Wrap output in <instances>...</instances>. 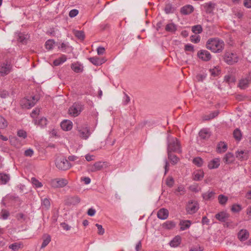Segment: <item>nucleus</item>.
Wrapping results in <instances>:
<instances>
[{
	"instance_id": "obj_60",
	"label": "nucleus",
	"mask_w": 251,
	"mask_h": 251,
	"mask_svg": "<svg viewBox=\"0 0 251 251\" xmlns=\"http://www.w3.org/2000/svg\"><path fill=\"white\" fill-rule=\"evenodd\" d=\"M124 94H125V99L123 101V104H124V105H127L129 102L130 99L129 97L125 93Z\"/></svg>"
},
{
	"instance_id": "obj_1",
	"label": "nucleus",
	"mask_w": 251,
	"mask_h": 251,
	"mask_svg": "<svg viewBox=\"0 0 251 251\" xmlns=\"http://www.w3.org/2000/svg\"><path fill=\"white\" fill-rule=\"evenodd\" d=\"M224 47V42L218 38H209L206 43V48L214 53L221 52Z\"/></svg>"
},
{
	"instance_id": "obj_38",
	"label": "nucleus",
	"mask_w": 251,
	"mask_h": 251,
	"mask_svg": "<svg viewBox=\"0 0 251 251\" xmlns=\"http://www.w3.org/2000/svg\"><path fill=\"white\" fill-rule=\"evenodd\" d=\"M28 39V35H25L22 33L18 34V41L24 44H26Z\"/></svg>"
},
{
	"instance_id": "obj_49",
	"label": "nucleus",
	"mask_w": 251,
	"mask_h": 251,
	"mask_svg": "<svg viewBox=\"0 0 251 251\" xmlns=\"http://www.w3.org/2000/svg\"><path fill=\"white\" fill-rule=\"evenodd\" d=\"M185 51L194 52L195 51L194 46L191 44H186L184 46Z\"/></svg>"
},
{
	"instance_id": "obj_45",
	"label": "nucleus",
	"mask_w": 251,
	"mask_h": 251,
	"mask_svg": "<svg viewBox=\"0 0 251 251\" xmlns=\"http://www.w3.org/2000/svg\"><path fill=\"white\" fill-rule=\"evenodd\" d=\"M242 210V206L238 204H234L232 205L231 210L234 213H238Z\"/></svg>"
},
{
	"instance_id": "obj_48",
	"label": "nucleus",
	"mask_w": 251,
	"mask_h": 251,
	"mask_svg": "<svg viewBox=\"0 0 251 251\" xmlns=\"http://www.w3.org/2000/svg\"><path fill=\"white\" fill-rule=\"evenodd\" d=\"M193 162L198 167H201L203 164V160L201 157H197L193 159Z\"/></svg>"
},
{
	"instance_id": "obj_64",
	"label": "nucleus",
	"mask_w": 251,
	"mask_h": 251,
	"mask_svg": "<svg viewBox=\"0 0 251 251\" xmlns=\"http://www.w3.org/2000/svg\"><path fill=\"white\" fill-rule=\"evenodd\" d=\"M141 248H142L141 241H139L136 245L135 250L136 251H143V250H141Z\"/></svg>"
},
{
	"instance_id": "obj_25",
	"label": "nucleus",
	"mask_w": 251,
	"mask_h": 251,
	"mask_svg": "<svg viewBox=\"0 0 251 251\" xmlns=\"http://www.w3.org/2000/svg\"><path fill=\"white\" fill-rule=\"evenodd\" d=\"M165 30L167 32L175 33L177 30V26L173 23H170L166 25Z\"/></svg>"
},
{
	"instance_id": "obj_6",
	"label": "nucleus",
	"mask_w": 251,
	"mask_h": 251,
	"mask_svg": "<svg viewBox=\"0 0 251 251\" xmlns=\"http://www.w3.org/2000/svg\"><path fill=\"white\" fill-rule=\"evenodd\" d=\"M83 109V105L79 102H75L69 109V113L71 115L76 117L80 114Z\"/></svg>"
},
{
	"instance_id": "obj_33",
	"label": "nucleus",
	"mask_w": 251,
	"mask_h": 251,
	"mask_svg": "<svg viewBox=\"0 0 251 251\" xmlns=\"http://www.w3.org/2000/svg\"><path fill=\"white\" fill-rule=\"evenodd\" d=\"M233 135L236 140L239 141L241 140L242 134L239 128H236L233 131Z\"/></svg>"
},
{
	"instance_id": "obj_51",
	"label": "nucleus",
	"mask_w": 251,
	"mask_h": 251,
	"mask_svg": "<svg viewBox=\"0 0 251 251\" xmlns=\"http://www.w3.org/2000/svg\"><path fill=\"white\" fill-rule=\"evenodd\" d=\"M219 114V112L218 111H214V112L211 113L210 114L207 116V118L205 120H210L212 119L217 117Z\"/></svg>"
},
{
	"instance_id": "obj_53",
	"label": "nucleus",
	"mask_w": 251,
	"mask_h": 251,
	"mask_svg": "<svg viewBox=\"0 0 251 251\" xmlns=\"http://www.w3.org/2000/svg\"><path fill=\"white\" fill-rule=\"evenodd\" d=\"M17 135L19 137H22L24 139H25L27 137L26 132L25 130L22 129L18 131Z\"/></svg>"
},
{
	"instance_id": "obj_4",
	"label": "nucleus",
	"mask_w": 251,
	"mask_h": 251,
	"mask_svg": "<svg viewBox=\"0 0 251 251\" xmlns=\"http://www.w3.org/2000/svg\"><path fill=\"white\" fill-rule=\"evenodd\" d=\"M224 61L228 65H233L238 61V56L236 53L226 51L223 55Z\"/></svg>"
},
{
	"instance_id": "obj_34",
	"label": "nucleus",
	"mask_w": 251,
	"mask_h": 251,
	"mask_svg": "<svg viewBox=\"0 0 251 251\" xmlns=\"http://www.w3.org/2000/svg\"><path fill=\"white\" fill-rule=\"evenodd\" d=\"M204 8L207 13H211L215 8V4L212 2L205 3Z\"/></svg>"
},
{
	"instance_id": "obj_2",
	"label": "nucleus",
	"mask_w": 251,
	"mask_h": 251,
	"mask_svg": "<svg viewBox=\"0 0 251 251\" xmlns=\"http://www.w3.org/2000/svg\"><path fill=\"white\" fill-rule=\"evenodd\" d=\"M182 151L180 143L175 137L168 136L167 138V152L181 153Z\"/></svg>"
},
{
	"instance_id": "obj_50",
	"label": "nucleus",
	"mask_w": 251,
	"mask_h": 251,
	"mask_svg": "<svg viewBox=\"0 0 251 251\" xmlns=\"http://www.w3.org/2000/svg\"><path fill=\"white\" fill-rule=\"evenodd\" d=\"M31 182L32 184L36 186L37 188L41 187L43 185L41 182H39L36 178H31Z\"/></svg>"
},
{
	"instance_id": "obj_52",
	"label": "nucleus",
	"mask_w": 251,
	"mask_h": 251,
	"mask_svg": "<svg viewBox=\"0 0 251 251\" xmlns=\"http://www.w3.org/2000/svg\"><path fill=\"white\" fill-rule=\"evenodd\" d=\"M174 183V180L172 177H169L166 179V185L169 187H172Z\"/></svg>"
},
{
	"instance_id": "obj_63",
	"label": "nucleus",
	"mask_w": 251,
	"mask_h": 251,
	"mask_svg": "<svg viewBox=\"0 0 251 251\" xmlns=\"http://www.w3.org/2000/svg\"><path fill=\"white\" fill-rule=\"evenodd\" d=\"M96 213L95 209L91 208L88 210L87 214L90 216H93Z\"/></svg>"
},
{
	"instance_id": "obj_22",
	"label": "nucleus",
	"mask_w": 251,
	"mask_h": 251,
	"mask_svg": "<svg viewBox=\"0 0 251 251\" xmlns=\"http://www.w3.org/2000/svg\"><path fill=\"white\" fill-rule=\"evenodd\" d=\"M223 160L226 164H230L234 161V155L231 152H227L225 155Z\"/></svg>"
},
{
	"instance_id": "obj_57",
	"label": "nucleus",
	"mask_w": 251,
	"mask_h": 251,
	"mask_svg": "<svg viewBox=\"0 0 251 251\" xmlns=\"http://www.w3.org/2000/svg\"><path fill=\"white\" fill-rule=\"evenodd\" d=\"M78 14V10L77 9H72L71 10L69 14V16L71 18H74Z\"/></svg>"
},
{
	"instance_id": "obj_18",
	"label": "nucleus",
	"mask_w": 251,
	"mask_h": 251,
	"mask_svg": "<svg viewBox=\"0 0 251 251\" xmlns=\"http://www.w3.org/2000/svg\"><path fill=\"white\" fill-rule=\"evenodd\" d=\"M194 11V7L191 5H186L180 9V13L183 15H188L191 14Z\"/></svg>"
},
{
	"instance_id": "obj_40",
	"label": "nucleus",
	"mask_w": 251,
	"mask_h": 251,
	"mask_svg": "<svg viewBox=\"0 0 251 251\" xmlns=\"http://www.w3.org/2000/svg\"><path fill=\"white\" fill-rule=\"evenodd\" d=\"M54 44L55 42L54 40L49 39L45 43V47L47 50H51L53 49Z\"/></svg>"
},
{
	"instance_id": "obj_47",
	"label": "nucleus",
	"mask_w": 251,
	"mask_h": 251,
	"mask_svg": "<svg viewBox=\"0 0 251 251\" xmlns=\"http://www.w3.org/2000/svg\"><path fill=\"white\" fill-rule=\"evenodd\" d=\"M72 69L75 73H80L82 71V69L80 66L77 64H72L71 65Z\"/></svg>"
},
{
	"instance_id": "obj_11",
	"label": "nucleus",
	"mask_w": 251,
	"mask_h": 251,
	"mask_svg": "<svg viewBox=\"0 0 251 251\" xmlns=\"http://www.w3.org/2000/svg\"><path fill=\"white\" fill-rule=\"evenodd\" d=\"M250 83H251V73H249L245 78L240 80L238 86L241 89H245L249 87Z\"/></svg>"
},
{
	"instance_id": "obj_62",
	"label": "nucleus",
	"mask_w": 251,
	"mask_h": 251,
	"mask_svg": "<svg viewBox=\"0 0 251 251\" xmlns=\"http://www.w3.org/2000/svg\"><path fill=\"white\" fill-rule=\"evenodd\" d=\"M244 5L248 8H251V0H244Z\"/></svg>"
},
{
	"instance_id": "obj_35",
	"label": "nucleus",
	"mask_w": 251,
	"mask_h": 251,
	"mask_svg": "<svg viewBox=\"0 0 251 251\" xmlns=\"http://www.w3.org/2000/svg\"><path fill=\"white\" fill-rule=\"evenodd\" d=\"M175 226V223L172 221H167L163 224V227L167 229H172L174 228Z\"/></svg>"
},
{
	"instance_id": "obj_12",
	"label": "nucleus",
	"mask_w": 251,
	"mask_h": 251,
	"mask_svg": "<svg viewBox=\"0 0 251 251\" xmlns=\"http://www.w3.org/2000/svg\"><path fill=\"white\" fill-rule=\"evenodd\" d=\"M198 57L203 61H208L211 59L210 53L204 50H199L197 53Z\"/></svg>"
},
{
	"instance_id": "obj_3",
	"label": "nucleus",
	"mask_w": 251,
	"mask_h": 251,
	"mask_svg": "<svg viewBox=\"0 0 251 251\" xmlns=\"http://www.w3.org/2000/svg\"><path fill=\"white\" fill-rule=\"evenodd\" d=\"M55 166L61 171H66L71 168L72 165L64 156H58L55 159Z\"/></svg>"
},
{
	"instance_id": "obj_43",
	"label": "nucleus",
	"mask_w": 251,
	"mask_h": 251,
	"mask_svg": "<svg viewBox=\"0 0 251 251\" xmlns=\"http://www.w3.org/2000/svg\"><path fill=\"white\" fill-rule=\"evenodd\" d=\"M175 10L174 7L171 4H167L166 5L164 11L166 14L172 13Z\"/></svg>"
},
{
	"instance_id": "obj_37",
	"label": "nucleus",
	"mask_w": 251,
	"mask_h": 251,
	"mask_svg": "<svg viewBox=\"0 0 251 251\" xmlns=\"http://www.w3.org/2000/svg\"><path fill=\"white\" fill-rule=\"evenodd\" d=\"M218 200L219 203L221 205H226L228 201V197L224 195L221 194L219 195L218 197Z\"/></svg>"
},
{
	"instance_id": "obj_55",
	"label": "nucleus",
	"mask_w": 251,
	"mask_h": 251,
	"mask_svg": "<svg viewBox=\"0 0 251 251\" xmlns=\"http://www.w3.org/2000/svg\"><path fill=\"white\" fill-rule=\"evenodd\" d=\"M191 42L194 43H198L200 41L201 37L199 35H192L190 37Z\"/></svg>"
},
{
	"instance_id": "obj_29",
	"label": "nucleus",
	"mask_w": 251,
	"mask_h": 251,
	"mask_svg": "<svg viewBox=\"0 0 251 251\" xmlns=\"http://www.w3.org/2000/svg\"><path fill=\"white\" fill-rule=\"evenodd\" d=\"M191 222L189 220L181 221L180 222V230H184L189 228L191 226Z\"/></svg>"
},
{
	"instance_id": "obj_26",
	"label": "nucleus",
	"mask_w": 251,
	"mask_h": 251,
	"mask_svg": "<svg viewBox=\"0 0 251 251\" xmlns=\"http://www.w3.org/2000/svg\"><path fill=\"white\" fill-rule=\"evenodd\" d=\"M227 149V146L224 142H220L217 148V151L219 153L225 152Z\"/></svg>"
},
{
	"instance_id": "obj_32",
	"label": "nucleus",
	"mask_w": 251,
	"mask_h": 251,
	"mask_svg": "<svg viewBox=\"0 0 251 251\" xmlns=\"http://www.w3.org/2000/svg\"><path fill=\"white\" fill-rule=\"evenodd\" d=\"M167 153L168 158L171 163L173 164H176L179 160V158L176 155L173 154L172 152H167Z\"/></svg>"
},
{
	"instance_id": "obj_31",
	"label": "nucleus",
	"mask_w": 251,
	"mask_h": 251,
	"mask_svg": "<svg viewBox=\"0 0 251 251\" xmlns=\"http://www.w3.org/2000/svg\"><path fill=\"white\" fill-rule=\"evenodd\" d=\"M10 179V176L9 175L0 173V182L3 184L7 183Z\"/></svg>"
},
{
	"instance_id": "obj_19",
	"label": "nucleus",
	"mask_w": 251,
	"mask_h": 251,
	"mask_svg": "<svg viewBox=\"0 0 251 251\" xmlns=\"http://www.w3.org/2000/svg\"><path fill=\"white\" fill-rule=\"evenodd\" d=\"M169 215L168 210L165 208H161L158 210L157 216V217L161 220L166 219Z\"/></svg>"
},
{
	"instance_id": "obj_8",
	"label": "nucleus",
	"mask_w": 251,
	"mask_h": 251,
	"mask_svg": "<svg viewBox=\"0 0 251 251\" xmlns=\"http://www.w3.org/2000/svg\"><path fill=\"white\" fill-rule=\"evenodd\" d=\"M79 136L84 139H87L90 135V132L89 126L86 125L79 126L77 127Z\"/></svg>"
},
{
	"instance_id": "obj_59",
	"label": "nucleus",
	"mask_w": 251,
	"mask_h": 251,
	"mask_svg": "<svg viewBox=\"0 0 251 251\" xmlns=\"http://www.w3.org/2000/svg\"><path fill=\"white\" fill-rule=\"evenodd\" d=\"M97 50L98 55H102L104 53L105 49L102 47H99Z\"/></svg>"
},
{
	"instance_id": "obj_21",
	"label": "nucleus",
	"mask_w": 251,
	"mask_h": 251,
	"mask_svg": "<svg viewBox=\"0 0 251 251\" xmlns=\"http://www.w3.org/2000/svg\"><path fill=\"white\" fill-rule=\"evenodd\" d=\"M181 242V238L180 236H176L170 242V246L176 247L178 246Z\"/></svg>"
},
{
	"instance_id": "obj_23",
	"label": "nucleus",
	"mask_w": 251,
	"mask_h": 251,
	"mask_svg": "<svg viewBox=\"0 0 251 251\" xmlns=\"http://www.w3.org/2000/svg\"><path fill=\"white\" fill-rule=\"evenodd\" d=\"M199 137L200 139L203 140H207L210 136V133L207 131L206 129L201 130L199 132Z\"/></svg>"
},
{
	"instance_id": "obj_36",
	"label": "nucleus",
	"mask_w": 251,
	"mask_h": 251,
	"mask_svg": "<svg viewBox=\"0 0 251 251\" xmlns=\"http://www.w3.org/2000/svg\"><path fill=\"white\" fill-rule=\"evenodd\" d=\"M215 193L213 191H208L202 194V198L206 201L210 200L214 197Z\"/></svg>"
},
{
	"instance_id": "obj_42",
	"label": "nucleus",
	"mask_w": 251,
	"mask_h": 251,
	"mask_svg": "<svg viewBox=\"0 0 251 251\" xmlns=\"http://www.w3.org/2000/svg\"><path fill=\"white\" fill-rule=\"evenodd\" d=\"M89 60L94 65L100 66L101 65V63L99 60V58L97 56L90 57L89 58Z\"/></svg>"
},
{
	"instance_id": "obj_15",
	"label": "nucleus",
	"mask_w": 251,
	"mask_h": 251,
	"mask_svg": "<svg viewBox=\"0 0 251 251\" xmlns=\"http://www.w3.org/2000/svg\"><path fill=\"white\" fill-rule=\"evenodd\" d=\"M61 128L65 131L70 130L73 127L72 122L68 120H64L60 124Z\"/></svg>"
},
{
	"instance_id": "obj_5",
	"label": "nucleus",
	"mask_w": 251,
	"mask_h": 251,
	"mask_svg": "<svg viewBox=\"0 0 251 251\" xmlns=\"http://www.w3.org/2000/svg\"><path fill=\"white\" fill-rule=\"evenodd\" d=\"M12 70V66L11 62L6 60L4 62L0 64V75L4 76L9 74Z\"/></svg>"
},
{
	"instance_id": "obj_54",
	"label": "nucleus",
	"mask_w": 251,
	"mask_h": 251,
	"mask_svg": "<svg viewBox=\"0 0 251 251\" xmlns=\"http://www.w3.org/2000/svg\"><path fill=\"white\" fill-rule=\"evenodd\" d=\"M95 226L97 227L98 229V233L100 235H103L104 233L105 230L102 227V226L98 224H96Z\"/></svg>"
},
{
	"instance_id": "obj_58",
	"label": "nucleus",
	"mask_w": 251,
	"mask_h": 251,
	"mask_svg": "<svg viewBox=\"0 0 251 251\" xmlns=\"http://www.w3.org/2000/svg\"><path fill=\"white\" fill-rule=\"evenodd\" d=\"M34 151L32 149H29L25 151L24 154L25 156L31 157L33 155Z\"/></svg>"
},
{
	"instance_id": "obj_30",
	"label": "nucleus",
	"mask_w": 251,
	"mask_h": 251,
	"mask_svg": "<svg viewBox=\"0 0 251 251\" xmlns=\"http://www.w3.org/2000/svg\"><path fill=\"white\" fill-rule=\"evenodd\" d=\"M48 124V120L45 117H42L38 120L36 121L35 124L39 126L41 128H44Z\"/></svg>"
},
{
	"instance_id": "obj_24",
	"label": "nucleus",
	"mask_w": 251,
	"mask_h": 251,
	"mask_svg": "<svg viewBox=\"0 0 251 251\" xmlns=\"http://www.w3.org/2000/svg\"><path fill=\"white\" fill-rule=\"evenodd\" d=\"M204 176V173L201 170H198L194 173L193 179L195 181L201 180Z\"/></svg>"
},
{
	"instance_id": "obj_10",
	"label": "nucleus",
	"mask_w": 251,
	"mask_h": 251,
	"mask_svg": "<svg viewBox=\"0 0 251 251\" xmlns=\"http://www.w3.org/2000/svg\"><path fill=\"white\" fill-rule=\"evenodd\" d=\"M68 183V180L65 178H55L51 180V184L54 188H62Z\"/></svg>"
},
{
	"instance_id": "obj_7",
	"label": "nucleus",
	"mask_w": 251,
	"mask_h": 251,
	"mask_svg": "<svg viewBox=\"0 0 251 251\" xmlns=\"http://www.w3.org/2000/svg\"><path fill=\"white\" fill-rule=\"evenodd\" d=\"M199 208L198 202L195 201H190L186 205V210L189 214L195 213Z\"/></svg>"
},
{
	"instance_id": "obj_61",
	"label": "nucleus",
	"mask_w": 251,
	"mask_h": 251,
	"mask_svg": "<svg viewBox=\"0 0 251 251\" xmlns=\"http://www.w3.org/2000/svg\"><path fill=\"white\" fill-rule=\"evenodd\" d=\"M60 225L65 230H69L71 229V226L66 223H61Z\"/></svg>"
},
{
	"instance_id": "obj_14",
	"label": "nucleus",
	"mask_w": 251,
	"mask_h": 251,
	"mask_svg": "<svg viewBox=\"0 0 251 251\" xmlns=\"http://www.w3.org/2000/svg\"><path fill=\"white\" fill-rule=\"evenodd\" d=\"M215 217L221 222H225L229 217V215L226 212L222 211L216 214Z\"/></svg>"
},
{
	"instance_id": "obj_17",
	"label": "nucleus",
	"mask_w": 251,
	"mask_h": 251,
	"mask_svg": "<svg viewBox=\"0 0 251 251\" xmlns=\"http://www.w3.org/2000/svg\"><path fill=\"white\" fill-rule=\"evenodd\" d=\"M80 202V199L76 196L69 197L66 201L67 204L68 205H76Z\"/></svg>"
},
{
	"instance_id": "obj_16",
	"label": "nucleus",
	"mask_w": 251,
	"mask_h": 251,
	"mask_svg": "<svg viewBox=\"0 0 251 251\" xmlns=\"http://www.w3.org/2000/svg\"><path fill=\"white\" fill-rule=\"evenodd\" d=\"M249 232L246 229H241L238 233V238L241 241L246 240L249 237Z\"/></svg>"
},
{
	"instance_id": "obj_41",
	"label": "nucleus",
	"mask_w": 251,
	"mask_h": 251,
	"mask_svg": "<svg viewBox=\"0 0 251 251\" xmlns=\"http://www.w3.org/2000/svg\"><path fill=\"white\" fill-rule=\"evenodd\" d=\"M8 126V122L2 116H0V129H4Z\"/></svg>"
},
{
	"instance_id": "obj_56",
	"label": "nucleus",
	"mask_w": 251,
	"mask_h": 251,
	"mask_svg": "<svg viewBox=\"0 0 251 251\" xmlns=\"http://www.w3.org/2000/svg\"><path fill=\"white\" fill-rule=\"evenodd\" d=\"M42 205L44 206L46 208H49L50 206V200L47 198H45L42 202Z\"/></svg>"
},
{
	"instance_id": "obj_9",
	"label": "nucleus",
	"mask_w": 251,
	"mask_h": 251,
	"mask_svg": "<svg viewBox=\"0 0 251 251\" xmlns=\"http://www.w3.org/2000/svg\"><path fill=\"white\" fill-rule=\"evenodd\" d=\"M38 100V96H30L25 99L24 105L25 107L29 109L34 106Z\"/></svg>"
},
{
	"instance_id": "obj_39",
	"label": "nucleus",
	"mask_w": 251,
	"mask_h": 251,
	"mask_svg": "<svg viewBox=\"0 0 251 251\" xmlns=\"http://www.w3.org/2000/svg\"><path fill=\"white\" fill-rule=\"evenodd\" d=\"M192 31L195 34H200L202 31V28L201 25H197L192 27Z\"/></svg>"
},
{
	"instance_id": "obj_44",
	"label": "nucleus",
	"mask_w": 251,
	"mask_h": 251,
	"mask_svg": "<svg viewBox=\"0 0 251 251\" xmlns=\"http://www.w3.org/2000/svg\"><path fill=\"white\" fill-rule=\"evenodd\" d=\"M21 244L16 242L10 245L9 246V248L12 250L14 251H17L20 248H21Z\"/></svg>"
},
{
	"instance_id": "obj_20",
	"label": "nucleus",
	"mask_w": 251,
	"mask_h": 251,
	"mask_svg": "<svg viewBox=\"0 0 251 251\" xmlns=\"http://www.w3.org/2000/svg\"><path fill=\"white\" fill-rule=\"evenodd\" d=\"M220 160L218 158H215L212 160L208 165V167L210 169H216L219 167L220 165Z\"/></svg>"
},
{
	"instance_id": "obj_28",
	"label": "nucleus",
	"mask_w": 251,
	"mask_h": 251,
	"mask_svg": "<svg viewBox=\"0 0 251 251\" xmlns=\"http://www.w3.org/2000/svg\"><path fill=\"white\" fill-rule=\"evenodd\" d=\"M236 157L239 159L245 160L248 158V154L247 151H237L236 152Z\"/></svg>"
},
{
	"instance_id": "obj_13",
	"label": "nucleus",
	"mask_w": 251,
	"mask_h": 251,
	"mask_svg": "<svg viewBox=\"0 0 251 251\" xmlns=\"http://www.w3.org/2000/svg\"><path fill=\"white\" fill-rule=\"evenodd\" d=\"M104 162H97L92 165H90L88 167V171L91 172H95L101 170L103 167Z\"/></svg>"
},
{
	"instance_id": "obj_27",
	"label": "nucleus",
	"mask_w": 251,
	"mask_h": 251,
	"mask_svg": "<svg viewBox=\"0 0 251 251\" xmlns=\"http://www.w3.org/2000/svg\"><path fill=\"white\" fill-rule=\"evenodd\" d=\"M43 242L42 244L41 249L45 248L51 241V237L49 234H45L43 236Z\"/></svg>"
},
{
	"instance_id": "obj_46",
	"label": "nucleus",
	"mask_w": 251,
	"mask_h": 251,
	"mask_svg": "<svg viewBox=\"0 0 251 251\" xmlns=\"http://www.w3.org/2000/svg\"><path fill=\"white\" fill-rule=\"evenodd\" d=\"M75 36L79 39L83 40L85 38V35L83 31L81 30H76L75 32Z\"/></svg>"
}]
</instances>
